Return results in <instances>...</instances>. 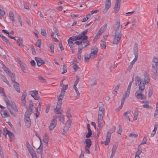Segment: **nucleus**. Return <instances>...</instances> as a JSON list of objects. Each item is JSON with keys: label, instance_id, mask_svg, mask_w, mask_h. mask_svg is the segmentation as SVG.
Instances as JSON below:
<instances>
[{"label": "nucleus", "instance_id": "nucleus-1", "mask_svg": "<svg viewBox=\"0 0 158 158\" xmlns=\"http://www.w3.org/2000/svg\"><path fill=\"white\" fill-rule=\"evenodd\" d=\"M135 81L136 84H138L139 85V89L135 93V96L138 99H146V96L142 94V93L145 89V85L150 81L149 77L148 75H144V80H142L140 77L137 76L135 77Z\"/></svg>", "mask_w": 158, "mask_h": 158}, {"label": "nucleus", "instance_id": "nucleus-2", "mask_svg": "<svg viewBox=\"0 0 158 158\" xmlns=\"http://www.w3.org/2000/svg\"><path fill=\"white\" fill-rule=\"evenodd\" d=\"M4 101L6 104L7 108L11 114L13 115L18 112V108L14 102H10L8 98L5 99Z\"/></svg>", "mask_w": 158, "mask_h": 158}, {"label": "nucleus", "instance_id": "nucleus-3", "mask_svg": "<svg viewBox=\"0 0 158 158\" xmlns=\"http://www.w3.org/2000/svg\"><path fill=\"white\" fill-rule=\"evenodd\" d=\"M114 28L115 30L114 36L121 37V34L122 29V25L120 24L119 22H117L114 25Z\"/></svg>", "mask_w": 158, "mask_h": 158}, {"label": "nucleus", "instance_id": "nucleus-4", "mask_svg": "<svg viewBox=\"0 0 158 158\" xmlns=\"http://www.w3.org/2000/svg\"><path fill=\"white\" fill-rule=\"evenodd\" d=\"M98 51V48L96 47H93L91 49V53L89 54V57L91 58L94 59L96 57L97 55V53Z\"/></svg>", "mask_w": 158, "mask_h": 158}, {"label": "nucleus", "instance_id": "nucleus-5", "mask_svg": "<svg viewBox=\"0 0 158 158\" xmlns=\"http://www.w3.org/2000/svg\"><path fill=\"white\" fill-rule=\"evenodd\" d=\"M3 130L5 134L8 135L10 141H12L15 139V137L13 133L10 131H9L6 127L4 128Z\"/></svg>", "mask_w": 158, "mask_h": 158}, {"label": "nucleus", "instance_id": "nucleus-6", "mask_svg": "<svg viewBox=\"0 0 158 158\" xmlns=\"http://www.w3.org/2000/svg\"><path fill=\"white\" fill-rule=\"evenodd\" d=\"M57 117L55 116L53 117L52 120L51 121L50 124L49 126V128L50 130H52L56 126L57 121L56 119Z\"/></svg>", "mask_w": 158, "mask_h": 158}, {"label": "nucleus", "instance_id": "nucleus-7", "mask_svg": "<svg viewBox=\"0 0 158 158\" xmlns=\"http://www.w3.org/2000/svg\"><path fill=\"white\" fill-rule=\"evenodd\" d=\"M29 94L31 95V96L33 97L35 100H39V97L38 95V92L36 90L31 91H29Z\"/></svg>", "mask_w": 158, "mask_h": 158}, {"label": "nucleus", "instance_id": "nucleus-8", "mask_svg": "<svg viewBox=\"0 0 158 158\" xmlns=\"http://www.w3.org/2000/svg\"><path fill=\"white\" fill-rule=\"evenodd\" d=\"M111 6L110 0H106L105 2V8L103 10L104 14L106 13L107 10L110 8Z\"/></svg>", "mask_w": 158, "mask_h": 158}, {"label": "nucleus", "instance_id": "nucleus-9", "mask_svg": "<svg viewBox=\"0 0 158 158\" xmlns=\"http://www.w3.org/2000/svg\"><path fill=\"white\" fill-rule=\"evenodd\" d=\"M111 134L109 132H107L106 136V138L105 141L102 142V143L105 145H108L110 142V139L111 137Z\"/></svg>", "mask_w": 158, "mask_h": 158}, {"label": "nucleus", "instance_id": "nucleus-10", "mask_svg": "<svg viewBox=\"0 0 158 158\" xmlns=\"http://www.w3.org/2000/svg\"><path fill=\"white\" fill-rule=\"evenodd\" d=\"M3 69L6 73L12 78H14L15 77V74L14 73H12L10 70L9 69L6 67H4Z\"/></svg>", "mask_w": 158, "mask_h": 158}, {"label": "nucleus", "instance_id": "nucleus-11", "mask_svg": "<svg viewBox=\"0 0 158 158\" xmlns=\"http://www.w3.org/2000/svg\"><path fill=\"white\" fill-rule=\"evenodd\" d=\"M27 96V93L25 91H24L21 97V103L24 105H25L26 102V97Z\"/></svg>", "mask_w": 158, "mask_h": 158}, {"label": "nucleus", "instance_id": "nucleus-12", "mask_svg": "<svg viewBox=\"0 0 158 158\" xmlns=\"http://www.w3.org/2000/svg\"><path fill=\"white\" fill-rule=\"evenodd\" d=\"M71 123V121L70 120H68L67 122H66L65 125L64 127V132L66 133L68 130L70 125Z\"/></svg>", "mask_w": 158, "mask_h": 158}, {"label": "nucleus", "instance_id": "nucleus-13", "mask_svg": "<svg viewBox=\"0 0 158 158\" xmlns=\"http://www.w3.org/2000/svg\"><path fill=\"white\" fill-rule=\"evenodd\" d=\"M12 83L15 82V84L13 85L14 88L15 89L16 91L18 93L20 92L19 89V85L17 82H15V80L14 79L12 81Z\"/></svg>", "mask_w": 158, "mask_h": 158}, {"label": "nucleus", "instance_id": "nucleus-14", "mask_svg": "<svg viewBox=\"0 0 158 158\" xmlns=\"http://www.w3.org/2000/svg\"><path fill=\"white\" fill-rule=\"evenodd\" d=\"M142 152V148L139 145L138 147L137 150L135 153V158H140L139 155Z\"/></svg>", "mask_w": 158, "mask_h": 158}, {"label": "nucleus", "instance_id": "nucleus-15", "mask_svg": "<svg viewBox=\"0 0 158 158\" xmlns=\"http://www.w3.org/2000/svg\"><path fill=\"white\" fill-rule=\"evenodd\" d=\"M61 104L57 103L56 108L54 109V111L56 114H61L60 111Z\"/></svg>", "mask_w": 158, "mask_h": 158}, {"label": "nucleus", "instance_id": "nucleus-16", "mask_svg": "<svg viewBox=\"0 0 158 158\" xmlns=\"http://www.w3.org/2000/svg\"><path fill=\"white\" fill-rule=\"evenodd\" d=\"M24 121L26 127H30L31 125V121L30 118L29 117H25Z\"/></svg>", "mask_w": 158, "mask_h": 158}, {"label": "nucleus", "instance_id": "nucleus-17", "mask_svg": "<svg viewBox=\"0 0 158 158\" xmlns=\"http://www.w3.org/2000/svg\"><path fill=\"white\" fill-rule=\"evenodd\" d=\"M1 114L2 117L3 118H6L9 116V114L8 112L7 111L2 110L1 112Z\"/></svg>", "mask_w": 158, "mask_h": 158}, {"label": "nucleus", "instance_id": "nucleus-18", "mask_svg": "<svg viewBox=\"0 0 158 158\" xmlns=\"http://www.w3.org/2000/svg\"><path fill=\"white\" fill-rule=\"evenodd\" d=\"M117 148V145L115 144L113 146L112 149V153L110 158H112L114 156L116 150Z\"/></svg>", "mask_w": 158, "mask_h": 158}, {"label": "nucleus", "instance_id": "nucleus-19", "mask_svg": "<svg viewBox=\"0 0 158 158\" xmlns=\"http://www.w3.org/2000/svg\"><path fill=\"white\" fill-rule=\"evenodd\" d=\"M121 37L114 36L113 43L114 44H118L121 39Z\"/></svg>", "mask_w": 158, "mask_h": 158}, {"label": "nucleus", "instance_id": "nucleus-20", "mask_svg": "<svg viewBox=\"0 0 158 158\" xmlns=\"http://www.w3.org/2000/svg\"><path fill=\"white\" fill-rule=\"evenodd\" d=\"M84 143L86 144L85 145V148H89L91 145L92 143L90 139H86L85 140V141Z\"/></svg>", "mask_w": 158, "mask_h": 158}, {"label": "nucleus", "instance_id": "nucleus-21", "mask_svg": "<svg viewBox=\"0 0 158 158\" xmlns=\"http://www.w3.org/2000/svg\"><path fill=\"white\" fill-rule=\"evenodd\" d=\"M88 32V30H86L84 31H83L82 33L80 34V36L81 35L82 38L81 40H86L88 39V36L85 35L87 34V33Z\"/></svg>", "mask_w": 158, "mask_h": 158}, {"label": "nucleus", "instance_id": "nucleus-22", "mask_svg": "<svg viewBox=\"0 0 158 158\" xmlns=\"http://www.w3.org/2000/svg\"><path fill=\"white\" fill-rule=\"evenodd\" d=\"M131 110H129L125 112L123 114V116L126 119H127L128 120H129V121H130V118H129V114H130L131 113Z\"/></svg>", "mask_w": 158, "mask_h": 158}, {"label": "nucleus", "instance_id": "nucleus-23", "mask_svg": "<svg viewBox=\"0 0 158 158\" xmlns=\"http://www.w3.org/2000/svg\"><path fill=\"white\" fill-rule=\"evenodd\" d=\"M49 140V136L48 135L45 134L43 136V142L46 144V145H47Z\"/></svg>", "mask_w": 158, "mask_h": 158}, {"label": "nucleus", "instance_id": "nucleus-24", "mask_svg": "<svg viewBox=\"0 0 158 158\" xmlns=\"http://www.w3.org/2000/svg\"><path fill=\"white\" fill-rule=\"evenodd\" d=\"M120 4L116 3L115 5L114 8V11L115 14L117 13L119 10Z\"/></svg>", "mask_w": 158, "mask_h": 158}, {"label": "nucleus", "instance_id": "nucleus-25", "mask_svg": "<svg viewBox=\"0 0 158 158\" xmlns=\"http://www.w3.org/2000/svg\"><path fill=\"white\" fill-rule=\"evenodd\" d=\"M99 104V106L98 107L99 110L98 112H105V108L103 104L101 102H100Z\"/></svg>", "mask_w": 158, "mask_h": 158}, {"label": "nucleus", "instance_id": "nucleus-26", "mask_svg": "<svg viewBox=\"0 0 158 158\" xmlns=\"http://www.w3.org/2000/svg\"><path fill=\"white\" fill-rule=\"evenodd\" d=\"M0 94H1V95L3 97V99L4 100H5V99L6 98H7L6 97V96L4 93V89L0 87Z\"/></svg>", "mask_w": 158, "mask_h": 158}, {"label": "nucleus", "instance_id": "nucleus-27", "mask_svg": "<svg viewBox=\"0 0 158 158\" xmlns=\"http://www.w3.org/2000/svg\"><path fill=\"white\" fill-rule=\"evenodd\" d=\"M16 42L19 46L22 47H24V45L23 44V40L20 38H18V39L17 40Z\"/></svg>", "mask_w": 158, "mask_h": 158}, {"label": "nucleus", "instance_id": "nucleus-28", "mask_svg": "<svg viewBox=\"0 0 158 158\" xmlns=\"http://www.w3.org/2000/svg\"><path fill=\"white\" fill-rule=\"evenodd\" d=\"M68 41L69 46L70 48L71 49V50L72 51L73 50V48L74 47V45L75 44V42L73 43V41L69 40H68Z\"/></svg>", "mask_w": 158, "mask_h": 158}, {"label": "nucleus", "instance_id": "nucleus-29", "mask_svg": "<svg viewBox=\"0 0 158 158\" xmlns=\"http://www.w3.org/2000/svg\"><path fill=\"white\" fill-rule=\"evenodd\" d=\"M103 118H98V127L100 128H102L103 124Z\"/></svg>", "mask_w": 158, "mask_h": 158}, {"label": "nucleus", "instance_id": "nucleus-30", "mask_svg": "<svg viewBox=\"0 0 158 158\" xmlns=\"http://www.w3.org/2000/svg\"><path fill=\"white\" fill-rule=\"evenodd\" d=\"M138 44L135 43V46L134 48V54L138 55Z\"/></svg>", "mask_w": 158, "mask_h": 158}, {"label": "nucleus", "instance_id": "nucleus-31", "mask_svg": "<svg viewBox=\"0 0 158 158\" xmlns=\"http://www.w3.org/2000/svg\"><path fill=\"white\" fill-rule=\"evenodd\" d=\"M57 118H58L59 120L62 123H64V118L63 115L60 114V116L57 117Z\"/></svg>", "mask_w": 158, "mask_h": 158}, {"label": "nucleus", "instance_id": "nucleus-32", "mask_svg": "<svg viewBox=\"0 0 158 158\" xmlns=\"http://www.w3.org/2000/svg\"><path fill=\"white\" fill-rule=\"evenodd\" d=\"M41 83L43 85H45L47 83L45 79H44L43 77L40 76V83Z\"/></svg>", "mask_w": 158, "mask_h": 158}, {"label": "nucleus", "instance_id": "nucleus-33", "mask_svg": "<svg viewBox=\"0 0 158 158\" xmlns=\"http://www.w3.org/2000/svg\"><path fill=\"white\" fill-rule=\"evenodd\" d=\"M38 38L39 37L37 35H35V39H36L37 40L35 44L36 46H37L38 47H40V42L39 40L38 39Z\"/></svg>", "mask_w": 158, "mask_h": 158}, {"label": "nucleus", "instance_id": "nucleus-34", "mask_svg": "<svg viewBox=\"0 0 158 158\" xmlns=\"http://www.w3.org/2000/svg\"><path fill=\"white\" fill-rule=\"evenodd\" d=\"M104 112H98V118H103L104 115Z\"/></svg>", "mask_w": 158, "mask_h": 158}, {"label": "nucleus", "instance_id": "nucleus-35", "mask_svg": "<svg viewBox=\"0 0 158 158\" xmlns=\"http://www.w3.org/2000/svg\"><path fill=\"white\" fill-rule=\"evenodd\" d=\"M83 46H82V48H85L89 45V41L88 40H86L85 41L82 42Z\"/></svg>", "mask_w": 158, "mask_h": 158}, {"label": "nucleus", "instance_id": "nucleus-36", "mask_svg": "<svg viewBox=\"0 0 158 158\" xmlns=\"http://www.w3.org/2000/svg\"><path fill=\"white\" fill-rule=\"evenodd\" d=\"M9 15L10 19L11 20H14L15 18L13 12L12 11H10L9 12Z\"/></svg>", "mask_w": 158, "mask_h": 158}, {"label": "nucleus", "instance_id": "nucleus-37", "mask_svg": "<svg viewBox=\"0 0 158 158\" xmlns=\"http://www.w3.org/2000/svg\"><path fill=\"white\" fill-rule=\"evenodd\" d=\"M2 40L4 41L5 42H6V44L7 45H10V42L7 39V38L4 36H2Z\"/></svg>", "mask_w": 158, "mask_h": 158}, {"label": "nucleus", "instance_id": "nucleus-38", "mask_svg": "<svg viewBox=\"0 0 158 158\" xmlns=\"http://www.w3.org/2000/svg\"><path fill=\"white\" fill-rule=\"evenodd\" d=\"M20 65L24 73H25L26 68L25 65L23 63L20 64Z\"/></svg>", "mask_w": 158, "mask_h": 158}, {"label": "nucleus", "instance_id": "nucleus-39", "mask_svg": "<svg viewBox=\"0 0 158 158\" xmlns=\"http://www.w3.org/2000/svg\"><path fill=\"white\" fill-rule=\"evenodd\" d=\"M66 116L68 117L69 119L68 120H71V114L70 113V111L69 110L67 111L66 113Z\"/></svg>", "mask_w": 158, "mask_h": 158}, {"label": "nucleus", "instance_id": "nucleus-40", "mask_svg": "<svg viewBox=\"0 0 158 158\" xmlns=\"http://www.w3.org/2000/svg\"><path fill=\"white\" fill-rule=\"evenodd\" d=\"M64 97L59 95V96L58 98V102L57 103L60 104H62V100L63 98Z\"/></svg>", "mask_w": 158, "mask_h": 158}, {"label": "nucleus", "instance_id": "nucleus-41", "mask_svg": "<svg viewBox=\"0 0 158 158\" xmlns=\"http://www.w3.org/2000/svg\"><path fill=\"white\" fill-rule=\"evenodd\" d=\"M88 132L86 135V137L87 138H89L92 135V131L91 129H88Z\"/></svg>", "mask_w": 158, "mask_h": 158}, {"label": "nucleus", "instance_id": "nucleus-42", "mask_svg": "<svg viewBox=\"0 0 158 158\" xmlns=\"http://www.w3.org/2000/svg\"><path fill=\"white\" fill-rule=\"evenodd\" d=\"M107 24H104L101 27L100 30H101L103 33L106 29L107 27Z\"/></svg>", "mask_w": 158, "mask_h": 158}, {"label": "nucleus", "instance_id": "nucleus-43", "mask_svg": "<svg viewBox=\"0 0 158 158\" xmlns=\"http://www.w3.org/2000/svg\"><path fill=\"white\" fill-rule=\"evenodd\" d=\"M41 35L44 37H46L47 33L45 30L44 29H41Z\"/></svg>", "mask_w": 158, "mask_h": 158}, {"label": "nucleus", "instance_id": "nucleus-44", "mask_svg": "<svg viewBox=\"0 0 158 158\" xmlns=\"http://www.w3.org/2000/svg\"><path fill=\"white\" fill-rule=\"evenodd\" d=\"M73 88L74 89H75V92H76V93H77V95L76 96L77 97H79V96H80V93L77 87V86H75H75L74 85H73Z\"/></svg>", "mask_w": 158, "mask_h": 158}, {"label": "nucleus", "instance_id": "nucleus-45", "mask_svg": "<svg viewBox=\"0 0 158 158\" xmlns=\"http://www.w3.org/2000/svg\"><path fill=\"white\" fill-rule=\"evenodd\" d=\"M138 115V111H137V110L135 111L134 112V120H137Z\"/></svg>", "mask_w": 158, "mask_h": 158}, {"label": "nucleus", "instance_id": "nucleus-46", "mask_svg": "<svg viewBox=\"0 0 158 158\" xmlns=\"http://www.w3.org/2000/svg\"><path fill=\"white\" fill-rule=\"evenodd\" d=\"M130 92V90L127 89L126 91L125 94L123 95V97H125V98L127 97L129 95Z\"/></svg>", "mask_w": 158, "mask_h": 158}, {"label": "nucleus", "instance_id": "nucleus-47", "mask_svg": "<svg viewBox=\"0 0 158 158\" xmlns=\"http://www.w3.org/2000/svg\"><path fill=\"white\" fill-rule=\"evenodd\" d=\"M115 126H114L110 130H109V131L107 132H109V133H110V134H111L112 133L115 131Z\"/></svg>", "mask_w": 158, "mask_h": 158}, {"label": "nucleus", "instance_id": "nucleus-48", "mask_svg": "<svg viewBox=\"0 0 158 158\" xmlns=\"http://www.w3.org/2000/svg\"><path fill=\"white\" fill-rule=\"evenodd\" d=\"M76 80L75 81L74 84L73 85L75 86H75H77V85L79 81V78L78 77V76H76Z\"/></svg>", "mask_w": 158, "mask_h": 158}, {"label": "nucleus", "instance_id": "nucleus-49", "mask_svg": "<svg viewBox=\"0 0 158 158\" xmlns=\"http://www.w3.org/2000/svg\"><path fill=\"white\" fill-rule=\"evenodd\" d=\"M138 136V134H136L134 133H131L129 135V137L131 138H136Z\"/></svg>", "mask_w": 158, "mask_h": 158}, {"label": "nucleus", "instance_id": "nucleus-50", "mask_svg": "<svg viewBox=\"0 0 158 158\" xmlns=\"http://www.w3.org/2000/svg\"><path fill=\"white\" fill-rule=\"evenodd\" d=\"M31 112L28 110H27L25 113V117H29L31 115Z\"/></svg>", "mask_w": 158, "mask_h": 158}, {"label": "nucleus", "instance_id": "nucleus-51", "mask_svg": "<svg viewBox=\"0 0 158 158\" xmlns=\"http://www.w3.org/2000/svg\"><path fill=\"white\" fill-rule=\"evenodd\" d=\"M102 33L103 32L99 30L98 31V33L95 36V38H98V36H100Z\"/></svg>", "mask_w": 158, "mask_h": 158}, {"label": "nucleus", "instance_id": "nucleus-52", "mask_svg": "<svg viewBox=\"0 0 158 158\" xmlns=\"http://www.w3.org/2000/svg\"><path fill=\"white\" fill-rule=\"evenodd\" d=\"M73 67L75 71H76L78 69H79V67L77 66V64L76 63H73Z\"/></svg>", "mask_w": 158, "mask_h": 158}, {"label": "nucleus", "instance_id": "nucleus-53", "mask_svg": "<svg viewBox=\"0 0 158 158\" xmlns=\"http://www.w3.org/2000/svg\"><path fill=\"white\" fill-rule=\"evenodd\" d=\"M134 55L135 56V58L131 62V63L134 64H135V63L136 61L138 58V55Z\"/></svg>", "mask_w": 158, "mask_h": 158}, {"label": "nucleus", "instance_id": "nucleus-54", "mask_svg": "<svg viewBox=\"0 0 158 158\" xmlns=\"http://www.w3.org/2000/svg\"><path fill=\"white\" fill-rule=\"evenodd\" d=\"M5 13L2 8L0 7V14L2 15L3 16L5 15Z\"/></svg>", "mask_w": 158, "mask_h": 158}, {"label": "nucleus", "instance_id": "nucleus-55", "mask_svg": "<svg viewBox=\"0 0 158 158\" xmlns=\"http://www.w3.org/2000/svg\"><path fill=\"white\" fill-rule=\"evenodd\" d=\"M76 40H79L82 38V36H80V34L77 36H74Z\"/></svg>", "mask_w": 158, "mask_h": 158}, {"label": "nucleus", "instance_id": "nucleus-56", "mask_svg": "<svg viewBox=\"0 0 158 158\" xmlns=\"http://www.w3.org/2000/svg\"><path fill=\"white\" fill-rule=\"evenodd\" d=\"M27 148L30 154L31 153L34 152L32 148L30 146H29V147H28Z\"/></svg>", "mask_w": 158, "mask_h": 158}, {"label": "nucleus", "instance_id": "nucleus-57", "mask_svg": "<svg viewBox=\"0 0 158 158\" xmlns=\"http://www.w3.org/2000/svg\"><path fill=\"white\" fill-rule=\"evenodd\" d=\"M118 128H119V130L117 131L118 133L121 134V133L122 131V127L121 125H119L118 126Z\"/></svg>", "mask_w": 158, "mask_h": 158}, {"label": "nucleus", "instance_id": "nucleus-58", "mask_svg": "<svg viewBox=\"0 0 158 158\" xmlns=\"http://www.w3.org/2000/svg\"><path fill=\"white\" fill-rule=\"evenodd\" d=\"M147 138L146 137H144V138H143V142L142 143H141V144H140V146H141V145H142V144H146V142H147Z\"/></svg>", "mask_w": 158, "mask_h": 158}, {"label": "nucleus", "instance_id": "nucleus-59", "mask_svg": "<svg viewBox=\"0 0 158 158\" xmlns=\"http://www.w3.org/2000/svg\"><path fill=\"white\" fill-rule=\"evenodd\" d=\"M63 81V80H62L60 82V86L64 88H67V87L68 86V85H64V84L63 83L62 81Z\"/></svg>", "mask_w": 158, "mask_h": 158}, {"label": "nucleus", "instance_id": "nucleus-60", "mask_svg": "<svg viewBox=\"0 0 158 158\" xmlns=\"http://www.w3.org/2000/svg\"><path fill=\"white\" fill-rule=\"evenodd\" d=\"M101 45L102 49H105L106 48V43L104 41L102 42Z\"/></svg>", "mask_w": 158, "mask_h": 158}, {"label": "nucleus", "instance_id": "nucleus-61", "mask_svg": "<svg viewBox=\"0 0 158 158\" xmlns=\"http://www.w3.org/2000/svg\"><path fill=\"white\" fill-rule=\"evenodd\" d=\"M50 45L51 52H54V45L52 44H50Z\"/></svg>", "mask_w": 158, "mask_h": 158}, {"label": "nucleus", "instance_id": "nucleus-62", "mask_svg": "<svg viewBox=\"0 0 158 158\" xmlns=\"http://www.w3.org/2000/svg\"><path fill=\"white\" fill-rule=\"evenodd\" d=\"M120 84H118L116 86V87H115V89H114V91L115 92H117L118 89H119V88L120 87Z\"/></svg>", "mask_w": 158, "mask_h": 158}, {"label": "nucleus", "instance_id": "nucleus-63", "mask_svg": "<svg viewBox=\"0 0 158 158\" xmlns=\"http://www.w3.org/2000/svg\"><path fill=\"white\" fill-rule=\"evenodd\" d=\"M143 108H151V107L148 104L143 105Z\"/></svg>", "mask_w": 158, "mask_h": 158}, {"label": "nucleus", "instance_id": "nucleus-64", "mask_svg": "<svg viewBox=\"0 0 158 158\" xmlns=\"http://www.w3.org/2000/svg\"><path fill=\"white\" fill-rule=\"evenodd\" d=\"M29 107V108L31 110L34 107V105L32 102H30Z\"/></svg>", "mask_w": 158, "mask_h": 158}]
</instances>
